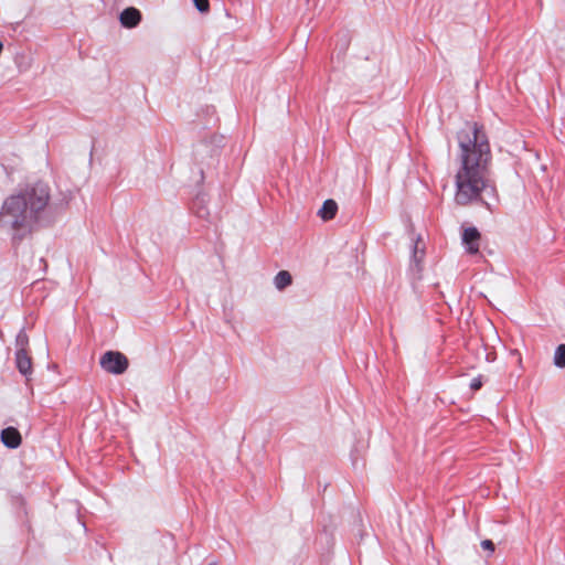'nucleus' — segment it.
I'll list each match as a JSON object with an SVG mask.
<instances>
[{
    "instance_id": "obj_11",
    "label": "nucleus",
    "mask_w": 565,
    "mask_h": 565,
    "mask_svg": "<svg viewBox=\"0 0 565 565\" xmlns=\"http://www.w3.org/2000/svg\"><path fill=\"white\" fill-rule=\"evenodd\" d=\"M554 365L556 367H565V344H559L554 352Z\"/></svg>"
},
{
    "instance_id": "obj_10",
    "label": "nucleus",
    "mask_w": 565,
    "mask_h": 565,
    "mask_svg": "<svg viewBox=\"0 0 565 565\" xmlns=\"http://www.w3.org/2000/svg\"><path fill=\"white\" fill-rule=\"evenodd\" d=\"M420 238L418 237L417 241L414 243L413 253H412V262L415 264L416 267H419L420 263L424 259L425 250L424 247L419 248Z\"/></svg>"
},
{
    "instance_id": "obj_7",
    "label": "nucleus",
    "mask_w": 565,
    "mask_h": 565,
    "mask_svg": "<svg viewBox=\"0 0 565 565\" xmlns=\"http://www.w3.org/2000/svg\"><path fill=\"white\" fill-rule=\"evenodd\" d=\"M15 365L19 372L24 376H28L32 373V360L26 350H17Z\"/></svg>"
},
{
    "instance_id": "obj_3",
    "label": "nucleus",
    "mask_w": 565,
    "mask_h": 565,
    "mask_svg": "<svg viewBox=\"0 0 565 565\" xmlns=\"http://www.w3.org/2000/svg\"><path fill=\"white\" fill-rule=\"evenodd\" d=\"M99 364L105 372L119 375L126 372L129 362L124 353L107 351L100 356Z\"/></svg>"
},
{
    "instance_id": "obj_13",
    "label": "nucleus",
    "mask_w": 565,
    "mask_h": 565,
    "mask_svg": "<svg viewBox=\"0 0 565 565\" xmlns=\"http://www.w3.org/2000/svg\"><path fill=\"white\" fill-rule=\"evenodd\" d=\"M193 3L198 11L201 13H206L210 10V1L209 0H193Z\"/></svg>"
},
{
    "instance_id": "obj_12",
    "label": "nucleus",
    "mask_w": 565,
    "mask_h": 565,
    "mask_svg": "<svg viewBox=\"0 0 565 565\" xmlns=\"http://www.w3.org/2000/svg\"><path fill=\"white\" fill-rule=\"evenodd\" d=\"M29 338L24 330H20V332L17 334L15 338V344L18 347V350H26Z\"/></svg>"
},
{
    "instance_id": "obj_8",
    "label": "nucleus",
    "mask_w": 565,
    "mask_h": 565,
    "mask_svg": "<svg viewBox=\"0 0 565 565\" xmlns=\"http://www.w3.org/2000/svg\"><path fill=\"white\" fill-rule=\"evenodd\" d=\"M337 211H338L337 202L332 199H328L323 202L321 209L318 212V215L323 221H330L335 216Z\"/></svg>"
},
{
    "instance_id": "obj_6",
    "label": "nucleus",
    "mask_w": 565,
    "mask_h": 565,
    "mask_svg": "<svg viewBox=\"0 0 565 565\" xmlns=\"http://www.w3.org/2000/svg\"><path fill=\"white\" fill-rule=\"evenodd\" d=\"M119 21L122 26L131 29L139 24L141 21V13L134 7L126 8L119 15Z\"/></svg>"
},
{
    "instance_id": "obj_9",
    "label": "nucleus",
    "mask_w": 565,
    "mask_h": 565,
    "mask_svg": "<svg viewBox=\"0 0 565 565\" xmlns=\"http://www.w3.org/2000/svg\"><path fill=\"white\" fill-rule=\"evenodd\" d=\"M292 282V277L289 271L287 270H280L274 279L275 287L278 290H282Z\"/></svg>"
},
{
    "instance_id": "obj_1",
    "label": "nucleus",
    "mask_w": 565,
    "mask_h": 565,
    "mask_svg": "<svg viewBox=\"0 0 565 565\" xmlns=\"http://www.w3.org/2000/svg\"><path fill=\"white\" fill-rule=\"evenodd\" d=\"M457 139L460 149V168L455 178V202L462 206L480 202L492 212L494 204L482 198L484 193L492 199L493 203L499 201L497 188L489 179L492 154L483 127L477 122L467 121L458 131Z\"/></svg>"
},
{
    "instance_id": "obj_2",
    "label": "nucleus",
    "mask_w": 565,
    "mask_h": 565,
    "mask_svg": "<svg viewBox=\"0 0 565 565\" xmlns=\"http://www.w3.org/2000/svg\"><path fill=\"white\" fill-rule=\"evenodd\" d=\"M49 201L50 189L43 182L4 201L1 214L14 232L13 241H22L41 225Z\"/></svg>"
},
{
    "instance_id": "obj_4",
    "label": "nucleus",
    "mask_w": 565,
    "mask_h": 565,
    "mask_svg": "<svg viewBox=\"0 0 565 565\" xmlns=\"http://www.w3.org/2000/svg\"><path fill=\"white\" fill-rule=\"evenodd\" d=\"M479 241L480 233L476 227L471 226L465 228L462 233V242L466 245V250L469 254H477L479 252Z\"/></svg>"
},
{
    "instance_id": "obj_16",
    "label": "nucleus",
    "mask_w": 565,
    "mask_h": 565,
    "mask_svg": "<svg viewBox=\"0 0 565 565\" xmlns=\"http://www.w3.org/2000/svg\"><path fill=\"white\" fill-rule=\"evenodd\" d=\"M204 214H205V211H204V210H200V211H198V215H199V216H204Z\"/></svg>"
},
{
    "instance_id": "obj_14",
    "label": "nucleus",
    "mask_w": 565,
    "mask_h": 565,
    "mask_svg": "<svg viewBox=\"0 0 565 565\" xmlns=\"http://www.w3.org/2000/svg\"><path fill=\"white\" fill-rule=\"evenodd\" d=\"M482 385H483V382H482V376H481V375H479V376H477V377H473V379L471 380V382H470V388H471L472 391H478V390H480V388L482 387Z\"/></svg>"
},
{
    "instance_id": "obj_5",
    "label": "nucleus",
    "mask_w": 565,
    "mask_h": 565,
    "mask_svg": "<svg viewBox=\"0 0 565 565\" xmlns=\"http://www.w3.org/2000/svg\"><path fill=\"white\" fill-rule=\"evenodd\" d=\"M0 437L2 444L10 449L18 448L22 441L20 431L11 426L2 429Z\"/></svg>"
},
{
    "instance_id": "obj_15",
    "label": "nucleus",
    "mask_w": 565,
    "mask_h": 565,
    "mask_svg": "<svg viewBox=\"0 0 565 565\" xmlns=\"http://www.w3.org/2000/svg\"><path fill=\"white\" fill-rule=\"evenodd\" d=\"M481 547L483 550H488L490 553L494 552V543L491 540H483L481 542Z\"/></svg>"
}]
</instances>
